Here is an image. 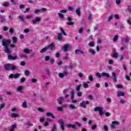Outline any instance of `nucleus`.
I'll use <instances>...</instances> for the list:
<instances>
[{
	"label": "nucleus",
	"mask_w": 131,
	"mask_h": 131,
	"mask_svg": "<svg viewBox=\"0 0 131 131\" xmlns=\"http://www.w3.org/2000/svg\"><path fill=\"white\" fill-rule=\"evenodd\" d=\"M5 69L6 70H8V71H10L11 70H17V68H16V66H13L12 63H7L6 64L5 66Z\"/></svg>",
	"instance_id": "nucleus-1"
},
{
	"label": "nucleus",
	"mask_w": 131,
	"mask_h": 131,
	"mask_svg": "<svg viewBox=\"0 0 131 131\" xmlns=\"http://www.w3.org/2000/svg\"><path fill=\"white\" fill-rule=\"evenodd\" d=\"M11 43V40L10 39H3L2 41V45L5 48H8Z\"/></svg>",
	"instance_id": "nucleus-2"
},
{
	"label": "nucleus",
	"mask_w": 131,
	"mask_h": 131,
	"mask_svg": "<svg viewBox=\"0 0 131 131\" xmlns=\"http://www.w3.org/2000/svg\"><path fill=\"white\" fill-rule=\"evenodd\" d=\"M94 111L96 112L99 111V114L101 116H103V108L101 107H96L94 108Z\"/></svg>",
	"instance_id": "nucleus-3"
},
{
	"label": "nucleus",
	"mask_w": 131,
	"mask_h": 131,
	"mask_svg": "<svg viewBox=\"0 0 131 131\" xmlns=\"http://www.w3.org/2000/svg\"><path fill=\"white\" fill-rule=\"evenodd\" d=\"M89 104H90V102L89 101H83L80 103V105L81 107H82V108H86V105H89Z\"/></svg>",
	"instance_id": "nucleus-4"
},
{
	"label": "nucleus",
	"mask_w": 131,
	"mask_h": 131,
	"mask_svg": "<svg viewBox=\"0 0 131 131\" xmlns=\"http://www.w3.org/2000/svg\"><path fill=\"white\" fill-rule=\"evenodd\" d=\"M112 80L114 82H117V76H116V73H115L114 72H113L112 73Z\"/></svg>",
	"instance_id": "nucleus-5"
},
{
	"label": "nucleus",
	"mask_w": 131,
	"mask_h": 131,
	"mask_svg": "<svg viewBox=\"0 0 131 131\" xmlns=\"http://www.w3.org/2000/svg\"><path fill=\"white\" fill-rule=\"evenodd\" d=\"M67 75H68V72L67 71H63V73H59V76L61 78H63L64 76H67Z\"/></svg>",
	"instance_id": "nucleus-6"
},
{
	"label": "nucleus",
	"mask_w": 131,
	"mask_h": 131,
	"mask_svg": "<svg viewBox=\"0 0 131 131\" xmlns=\"http://www.w3.org/2000/svg\"><path fill=\"white\" fill-rule=\"evenodd\" d=\"M8 58L9 60H17L18 59V57L13 56L10 54H8Z\"/></svg>",
	"instance_id": "nucleus-7"
},
{
	"label": "nucleus",
	"mask_w": 131,
	"mask_h": 131,
	"mask_svg": "<svg viewBox=\"0 0 131 131\" xmlns=\"http://www.w3.org/2000/svg\"><path fill=\"white\" fill-rule=\"evenodd\" d=\"M41 18L40 17H36L35 19L32 20L33 24H36L37 22H40Z\"/></svg>",
	"instance_id": "nucleus-8"
},
{
	"label": "nucleus",
	"mask_w": 131,
	"mask_h": 131,
	"mask_svg": "<svg viewBox=\"0 0 131 131\" xmlns=\"http://www.w3.org/2000/svg\"><path fill=\"white\" fill-rule=\"evenodd\" d=\"M115 124H116L117 125H119V123L118 122H117V121H113L112 122V124L111 125V127L112 128H115Z\"/></svg>",
	"instance_id": "nucleus-9"
},
{
	"label": "nucleus",
	"mask_w": 131,
	"mask_h": 131,
	"mask_svg": "<svg viewBox=\"0 0 131 131\" xmlns=\"http://www.w3.org/2000/svg\"><path fill=\"white\" fill-rule=\"evenodd\" d=\"M101 76L103 77H105L109 78V77H110V75L108 73L103 72L101 73Z\"/></svg>",
	"instance_id": "nucleus-10"
},
{
	"label": "nucleus",
	"mask_w": 131,
	"mask_h": 131,
	"mask_svg": "<svg viewBox=\"0 0 131 131\" xmlns=\"http://www.w3.org/2000/svg\"><path fill=\"white\" fill-rule=\"evenodd\" d=\"M63 101H64V98H63V97H59L58 102L60 105H62V104H63Z\"/></svg>",
	"instance_id": "nucleus-11"
},
{
	"label": "nucleus",
	"mask_w": 131,
	"mask_h": 131,
	"mask_svg": "<svg viewBox=\"0 0 131 131\" xmlns=\"http://www.w3.org/2000/svg\"><path fill=\"white\" fill-rule=\"evenodd\" d=\"M57 38L58 40L61 41L62 39H63V35H62V33H59L57 34Z\"/></svg>",
	"instance_id": "nucleus-12"
},
{
	"label": "nucleus",
	"mask_w": 131,
	"mask_h": 131,
	"mask_svg": "<svg viewBox=\"0 0 131 131\" xmlns=\"http://www.w3.org/2000/svg\"><path fill=\"white\" fill-rule=\"evenodd\" d=\"M130 40V37H129L128 36H126L124 38V41L126 43H129Z\"/></svg>",
	"instance_id": "nucleus-13"
},
{
	"label": "nucleus",
	"mask_w": 131,
	"mask_h": 131,
	"mask_svg": "<svg viewBox=\"0 0 131 131\" xmlns=\"http://www.w3.org/2000/svg\"><path fill=\"white\" fill-rule=\"evenodd\" d=\"M75 54H76L77 55H79V54H84V52L80 50H76L75 51Z\"/></svg>",
	"instance_id": "nucleus-14"
},
{
	"label": "nucleus",
	"mask_w": 131,
	"mask_h": 131,
	"mask_svg": "<svg viewBox=\"0 0 131 131\" xmlns=\"http://www.w3.org/2000/svg\"><path fill=\"white\" fill-rule=\"evenodd\" d=\"M4 22H6L5 16L0 15V23H4Z\"/></svg>",
	"instance_id": "nucleus-15"
},
{
	"label": "nucleus",
	"mask_w": 131,
	"mask_h": 131,
	"mask_svg": "<svg viewBox=\"0 0 131 131\" xmlns=\"http://www.w3.org/2000/svg\"><path fill=\"white\" fill-rule=\"evenodd\" d=\"M54 47H55V45H54L53 43H52L51 44H50L48 46V47L47 48V49H49V50H50V51H52V50H53V48H54Z\"/></svg>",
	"instance_id": "nucleus-16"
},
{
	"label": "nucleus",
	"mask_w": 131,
	"mask_h": 131,
	"mask_svg": "<svg viewBox=\"0 0 131 131\" xmlns=\"http://www.w3.org/2000/svg\"><path fill=\"white\" fill-rule=\"evenodd\" d=\"M18 18L21 20V21L23 23H25V20L24 19V15H19Z\"/></svg>",
	"instance_id": "nucleus-17"
},
{
	"label": "nucleus",
	"mask_w": 131,
	"mask_h": 131,
	"mask_svg": "<svg viewBox=\"0 0 131 131\" xmlns=\"http://www.w3.org/2000/svg\"><path fill=\"white\" fill-rule=\"evenodd\" d=\"M89 53H90V54H92V55H95L96 54V51L92 48L89 49Z\"/></svg>",
	"instance_id": "nucleus-18"
},
{
	"label": "nucleus",
	"mask_w": 131,
	"mask_h": 131,
	"mask_svg": "<svg viewBox=\"0 0 131 131\" xmlns=\"http://www.w3.org/2000/svg\"><path fill=\"white\" fill-rule=\"evenodd\" d=\"M125 94H124V92H122L120 91V92L118 93V94L117 95V96L119 97H123Z\"/></svg>",
	"instance_id": "nucleus-19"
},
{
	"label": "nucleus",
	"mask_w": 131,
	"mask_h": 131,
	"mask_svg": "<svg viewBox=\"0 0 131 131\" xmlns=\"http://www.w3.org/2000/svg\"><path fill=\"white\" fill-rule=\"evenodd\" d=\"M4 51L6 54H8V55L11 54V51H10V50L8 49V47H4Z\"/></svg>",
	"instance_id": "nucleus-20"
},
{
	"label": "nucleus",
	"mask_w": 131,
	"mask_h": 131,
	"mask_svg": "<svg viewBox=\"0 0 131 131\" xmlns=\"http://www.w3.org/2000/svg\"><path fill=\"white\" fill-rule=\"evenodd\" d=\"M46 115L48 117H50V116H52V118H54V119L56 118V117H55V116H54V115L52 113H47L46 114Z\"/></svg>",
	"instance_id": "nucleus-21"
},
{
	"label": "nucleus",
	"mask_w": 131,
	"mask_h": 131,
	"mask_svg": "<svg viewBox=\"0 0 131 131\" xmlns=\"http://www.w3.org/2000/svg\"><path fill=\"white\" fill-rule=\"evenodd\" d=\"M12 40L13 43H17V42L18 41V38L17 37H12Z\"/></svg>",
	"instance_id": "nucleus-22"
},
{
	"label": "nucleus",
	"mask_w": 131,
	"mask_h": 131,
	"mask_svg": "<svg viewBox=\"0 0 131 131\" xmlns=\"http://www.w3.org/2000/svg\"><path fill=\"white\" fill-rule=\"evenodd\" d=\"M67 127H69V128L72 127V128L75 129V125L72 124H69L67 125Z\"/></svg>",
	"instance_id": "nucleus-23"
},
{
	"label": "nucleus",
	"mask_w": 131,
	"mask_h": 131,
	"mask_svg": "<svg viewBox=\"0 0 131 131\" xmlns=\"http://www.w3.org/2000/svg\"><path fill=\"white\" fill-rule=\"evenodd\" d=\"M24 52L26 53V54H30V53H31V50H29L28 49H25L24 50Z\"/></svg>",
	"instance_id": "nucleus-24"
},
{
	"label": "nucleus",
	"mask_w": 131,
	"mask_h": 131,
	"mask_svg": "<svg viewBox=\"0 0 131 131\" xmlns=\"http://www.w3.org/2000/svg\"><path fill=\"white\" fill-rule=\"evenodd\" d=\"M2 6H3V7H5V8H8V7L10 6V3L5 2L4 4H2Z\"/></svg>",
	"instance_id": "nucleus-25"
},
{
	"label": "nucleus",
	"mask_w": 131,
	"mask_h": 131,
	"mask_svg": "<svg viewBox=\"0 0 131 131\" xmlns=\"http://www.w3.org/2000/svg\"><path fill=\"white\" fill-rule=\"evenodd\" d=\"M68 48H69L68 45H64V47H63L64 52H67V51H68Z\"/></svg>",
	"instance_id": "nucleus-26"
},
{
	"label": "nucleus",
	"mask_w": 131,
	"mask_h": 131,
	"mask_svg": "<svg viewBox=\"0 0 131 131\" xmlns=\"http://www.w3.org/2000/svg\"><path fill=\"white\" fill-rule=\"evenodd\" d=\"M58 123H59V124L60 125H64V121H63L62 119H61L60 120H58Z\"/></svg>",
	"instance_id": "nucleus-27"
},
{
	"label": "nucleus",
	"mask_w": 131,
	"mask_h": 131,
	"mask_svg": "<svg viewBox=\"0 0 131 131\" xmlns=\"http://www.w3.org/2000/svg\"><path fill=\"white\" fill-rule=\"evenodd\" d=\"M11 117H13V118H16V117H19V115L16 114L14 113H12L11 114Z\"/></svg>",
	"instance_id": "nucleus-28"
},
{
	"label": "nucleus",
	"mask_w": 131,
	"mask_h": 131,
	"mask_svg": "<svg viewBox=\"0 0 131 131\" xmlns=\"http://www.w3.org/2000/svg\"><path fill=\"white\" fill-rule=\"evenodd\" d=\"M20 76V74L18 73L13 74V77L17 79V78H19Z\"/></svg>",
	"instance_id": "nucleus-29"
},
{
	"label": "nucleus",
	"mask_w": 131,
	"mask_h": 131,
	"mask_svg": "<svg viewBox=\"0 0 131 131\" xmlns=\"http://www.w3.org/2000/svg\"><path fill=\"white\" fill-rule=\"evenodd\" d=\"M84 27H81L79 30V33H80V34H82V33H83V29H84Z\"/></svg>",
	"instance_id": "nucleus-30"
},
{
	"label": "nucleus",
	"mask_w": 131,
	"mask_h": 131,
	"mask_svg": "<svg viewBox=\"0 0 131 131\" xmlns=\"http://www.w3.org/2000/svg\"><path fill=\"white\" fill-rule=\"evenodd\" d=\"M58 15L59 16V17L60 18V19H61V20H64V15H63V14L58 13Z\"/></svg>",
	"instance_id": "nucleus-31"
},
{
	"label": "nucleus",
	"mask_w": 131,
	"mask_h": 131,
	"mask_svg": "<svg viewBox=\"0 0 131 131\" xmlns=\"http://www.w3.org/2000/svg\"><path fill=\"white\" fill-rule=\"evenodd\" d=\"M76 13L78 16H80V9L79 8H77L76 10Z\"/></svg>",
	"instance_id": "nucleus-32"
},
{
	"label": "nucleus",
	"mask_w": 131,
	"mask_h": 131,
	"mask_svg": "<svg viewBox=\"0 0 131 131\" xmlns=\"http://www.w3.org/2000/svg\"><path fill=\"white\" fill-rule=\"evenodd\" d=\"M81 86V84H79L76 87V90L77 92H79L80 91V87Z\"/></svg>",
	"instance_id": "nucleus-33"
},
{
	"label": "nucleus",
	"mask_w": 131,
	"mask_h": 131,
	"mask_svg": "<svg viewBox=\"0 0 131 131\" xmlns=\"http://www.w3.org/2000/svg\"><path fill=\"white\" fill-rule=\"evenodd\" d=\"M23 90V86H18L17 88V92H21Z\"/></svg>",
	"instance_id": "nucleus-34"
},
{
	"label": "nucleus",
	"mask_w": 131,
	"mask_h": 131,
	"mask_svg": "<svg viewBox=\"0 0 131 131\" xmlns=\"http://www.w3.org/2000/svg\"><path fill=\"white\" fill-rule=\"evenodd\" d=\"M25 74L26 76H29V75L30 74V72L28 70H26L25 71Z\"/></svg>",
	"instance_id": "nucleus-35"
},
{
	"label": "nucleus",
	"mask_w": 131,
	"mask_h": 131,
	"mask_svg": "<svg viewBox=\"0 0 131 131\" xmlns=\"http://www.w3.org/2000/svg\"><path fill=\"white\" fill-rule=\"evenodd\" d=\"M118 39V35H116L114 37L113 40V41H117Z\"/></svg>",
	"instance_id": "nucleus-36"
},
{
	"label": "nucleus",
	"mask_w": 131,
	"mask_h": 131,
	"mask_svg": "<svg viewBox=\"0 0 131 131\" xmlns=\"http://www.w3.org/2000/svg\"><path fill=\"white\" fill-rule=\"evenodd\" d=\"M23 108H27V102L26 101L23 103Z\"/></svg>",
	"instance_id": "nucleus-37"
},
{
	"label": "nucleus",
	"mask_w": 131,
	"mask_h": 131,
	"mask_svg": "<svg viewBox=\"0 0 131 131\" xmlns=\"http://www.w3.org/2000/svg\"><path fill=\"white\" fill-rule=\"evenodd\" d=\"M48 50V48L45 47L44 48H43L42 50H41V51H40V53H45V52H46V51Z\"/></svg>",
	"instance_id": "nucleus-38"
},
{
	"label": "nucleus",
	"mask_w": 131,
	"mask_h": 131,
	"mask_svg": "<svg viewBox=\"0 0 131 131\" xmlns=\"http://www.w3.org/2000/svg\"><path fill=\"white\" fill-rule=\"evenodd\" d=\"M69 107L73 110L76 109V106L73 104H70Z\"/></svg>",
	"instance_id": "nucleus-39"
},
{
	"label": "nucleus",
	"mask_w": 131,
	"mask_h": 131,
	"mask_svg": "<svg viewBox=\"0 0 131 131\" xmlns=\"http://www.w3.org/2000/svg\"><path fill=\"white\" fill-rule=\"evenodd\" d=\"M71 94L72 95L71 100H73L74 99V91L73 90L71 92Z\"/></svg>",
	"instance_id": "nucleus-40"
},
{
	"label": "nucleus",
	"mask_w": 131,
	"mask_h": 131,
	"mask_svg": "<svg viewBox=\"0 0 131 131\" xmlns=\"http://www.w3.org/2000/svg\"><path fill=\"white\" fill-rule=\"evenodd\" d=\"M60 30H61L62 33L63 34V35H64L65 36H67V34H66V33H65V31L63 29V28H60Z\"/></svg>",
	"instance_id": "nucleus-41"
},
{
	"label": "nucleus",
	"mask_w": 131,
	"mask_h": 131,
	"mask_svg": "<svg viewBox=\"0 0 131 131\" xmlns=\"http://www.w3.org/2000/svg\"><path fill=\"white\" fill-rule=\"evenodd\" d=\"M96 76L97 77H99V78H102V74H101L100 73L97 72L96 73Z\"/></svg>",
	"instance_id": "nucleus-42"
},
{
	"label": "nucleus",
	"mask_w": 131,
	"mask_h": 131,
	"mask_svg": "<svg viewBox=\"0 0 131 131\" xmlns=\"http://www.w3.org/2000/svg\"><path fill=\"white\" fill-rule=\"evenodd\" d=\"M83 88L84 89H88L89 88V84L85 82H83Z\"/></svg>",
	"instance_id": "nucleus-43"
},
{
	"label": "nucleus",
	"mask_w": 131,
	"mask_h": 131,
	"mask_svg": "<svg viewBox=\"0 0 131 131\" xmlns=\"http://www.w3.org/2000/svg\"><path fill=\"white\" fill-rule=\"evenodd\" d=\"M89 46H90V47H91L92 48L95 47V44L93 43V42H90L89 43Z\"/></svg>",
	"instance_id": "nucleus-44"
},
{
	"label": "nucleus",
	"mask_w": 131,
	"mask_h": 131,
	"mask_svg": "<svg viewBox=\"0 0 131 131\" xmlns=\"http://www.w3.org/2000/svg\"><path fill=\"white\" fill-rule=\"evenodd\" d=\"M118 55V53H114V55H113V58H116V59H117V56Z\"/></svg>",
	"instance_id": "nucleus-45"
},
{
	"label": "nucleus",
	"mask_w": 131,
	"mask_h": 131,
	"mask_svg": "<svg viewBox=\"0 0 131 131\" xmlns=\"http://www.w3.org/2000/svg\"><path fill=\"white\" fill-rule=\"evenodd\" d=\"M27 125H28V126H33V124L30 123V122H28L26 123Z\"/></svg>",
	"instance_id": "nucleus-46"
},
{
	"label": "nucleus",
	"mask_w": 131,
	"mask_h": 131,
	"mask_svg": "<svg viewBox=\"0 0 131 131\" xmlns=\"http://www.w3.org/2000/svg\"><path fill=\"white\" fill-rule=\"evenodd\" d=\"M17 128V124H14L11 126V128L15 129V128Z\"/></svg>",
	"instance_id": "nucleus-47"
},
{
	"label": "nucleus",
	"mask_w": 131,
	"mask_h": 131,
	"mask_svg": "<svg viewBox=\"0 0 131 131\" xmlns=\"http://www.w3.org/2000/svg\"><path fill=\"white\" fill-rule=\"evenodd\" d=\"M20 65L21 66H25V65H26V62H25L24 61H23L20 62Z\"/></svg>",
	"instance_id": "nucleus-48"
},
{
	"label": "nucleus",
	"mask_w": 131,
	"mask_h": 131,
	"mask_svg": "<svg viewBox=\"0 0 131 131\" xmlns=\"http://www.w3.org/2000/svg\"><path fill=\"white\" fill-rule=\"evenodd\" d=\"M67 25H69V26H71V25H74V23L71 21V22H68L67 23Z\"/></svg>",
	"instance_id": "nucleus-49"
},
{
	"label": "nucleus",
	"mask_w": 131,
	"mask_h": 131,
	"mask_svg": "<svg viewBox=\"0 0 131 131\" xmlns=\"http://www.w3.org/2000/svg\"><path fill=\"white\" fill-rule=\"evenodd\" d=\"M93 76L90 75V76H89V80L90 81H93Z\"/></svg>",
	"instance_id": "nucleus-50"
},
{
	"label": "nucleus",
	"mask_w": 131,
	"mask_h": 131,
	"mask_svg": "<svg viewBox=\"0 0 131 131\" xmlns=\"http://www.w3.org/2000/svg\"><path fill=\"white\" fill-rule=\"evenodd\" d=\"M5 108V103H3L1 105V107H0V111H2V110Z\"/></svg>",
	"instance_id": "nucleus-51"
},
{
	"label": "nucleus",
	"mask_w": 131,
	"mask_h": 131,
	"mask_svg": "<svg viewBox=\"0 0 131 131\" xmlns=\"http://www.w3.org/2000/svg\"><path fill=\"white\" fill-rule=\"evenodd\" d=\"M40 12V9H36L34 11L35 14H38Z\"/></svg>",
	"instance_id": "nucleus-52"
},
{
	"label": "nucleus",
	"mask_w": 131,
	"mask_h": 131,
	"mask_svg": "<svg viewBox=\"0 0 131 131\" xmlns=\"http://www.w3.org/2000/svg\"><path fill=\"white\" fill-rule=\"evenodd\" d=\"M29 31H30V30L28 29H26L24 30L25 33H28V32H29Z\"/></svg>",
	"instance_id": "nucleus-53"
},
{
	"label": "nucleus",
	"mask_w": 131,
	"mask_h": 131,
	"mask_svg": "<svg viewBox=\"0 0 131 131\" xmlns=\"http://www.w3.org/2000/svg\"><path fill=\"white\" fill-rule=\"evenodd\" d=\"M10 33H14V29L11 28L9 30Z\"/></svg>",
	"instance_id": "nucleus-54"
},
{
	"label": "nucleus",
	"mask_w": 131,
	"mask_h": 131,
	"mask_svg": "<svg viewBox=\"0 0 131 131\" xmlns=\"http://www.w3.org/2000/svg\"><path fill=\"white\" fill-rule=\"evenodd\" d=\"M113 19V15H111L108 17V21H111Z\"/></svg>",
	"instance_id": "nucleus-55"
},
{
	"label": "nucleus",
	"mask_w": 131,
	"mask_h": 131,
	"mask_svg": "<svg viewBox=\"0 0 131 131\" xmlns=\"http://www.w3.org/2000/svg\"><path fill=\"white\" fill-rule=\"evenodd\" d=\"M89 20L90 21H92V20H93V17L92 16V14L89 15Z\"/></svg>",
	"instance_id": "nucleus-56"
},
{
	"label": "nucleus",
	"mask_w": 131,
	"mask_h": 131,
	"mask_svg": "<svg viewBox=\"0 0 131 131\" xmlns=\"http://www.w3.org/2000/svg\"><path fill=\"white\" fill-rule=\"evenodd\" d=\"M121 3V0H117L116 1V3L117 4V5H120Z\"/></svg>",
	"instance_id": "nucleus-57"
},
{
	"label": "nucleus",
	"mask_w": 131,
	"mask_h": 131,
	"mask_svg": "<svg viewBox=\"0 0 131 131\" xmlns=\"http://www.w3.org/2000/svg\"><path fill=\"white\" fill-rule=\"evenodd\" d=\"M26 80V78L23 77L20 79V82H24Z\"/></svg>",
	"instance_id": "nucleus-58"
},
{
	"label": "nucleus",
	"mask_w": 131,
	"mask_h": 131,
	"mask_svg": "<svg viewBox=\"0 0 131 131\" xmlns=\"http://www.w3.org/2000/svg\"><path fill=\"white\" fill-rule=\"evenodd\" d=\"M120 103L121 104H124L125 103V101L123 99H121L120 101Z\"/></svg>",
	"instance_id": "nucleus-59"
},
{
	"label": "nucleus",
	"mask_w": 131,
	"mask_h": 131,
	"mask_svg": "<svg viewBox=\"0 0 131 131\" xmlns=\"http://www.w3.org/2000/svg\"><path fill=\"white\" fill-rule=\"evenodd\" d=\"M68 89H65L64 91H63V94H64V95H66V94H67V92H68Z\"/></svg>",
	"instance_id": "nucleus-60"
},
{
	"label": "nucleus",
	"mask_w": 131,
	"mask_h": 131,
	"mask_svg": "<svg viewBox=\"0 0 131 131\" xmlns=\"http://www.w3.org/2000/svg\"><path fill=\"white\" fill-rule=\"evenodd\" d=\"M104 129L105 131H107L108 130V126L107 125H104Z\"/></svg>",
	"instance_id": "nucleus-61"
},
{
	"label": "nucleus",
	"mask_w": 131,
	"mask_h": 131,
	"mask_svg": "<svg viewBox=\"0 0 131 131\" xmlns=\"http://www.w3.org/2000/svg\"><path fill=\"white\" fill-rule=\"evenodd\" d=\"M97 128V125L94 124L92 127V129H96Z\"/></svg>",
	"instance_id": "nucleus-62"
},
{
	"label": "nucleus",
	"mask_w": 131,
	"mask_h": 131,
	"mask_svg": "<svg viewBox=\"0 0 131 131\" xmlns=\"http://www.w3.org/2000/svg\"><path fill=\"white\" fill-rule=\"evenodd\" d=\"M45 60L47 61H49V60H50V56H46Z\"/></svg>",
	"instance_id": "nucleus-63"
},
{
	"label": "nucleus",
	"mask_w": 131,
	"mask_h": 131,
	"mask_svg": "<svg viewBox=\"0 0 131 131\" xmlns=\"http://www.w3.org/2000/svg\"><path fill=\"white\" fill-rule=\"evenodd\" d=\"M127 10H128V12H129L130 13L131 12V6H129L128 7Z\"/></svg>",
	"instance_id": "nucleus-64"
}]
</instances>
